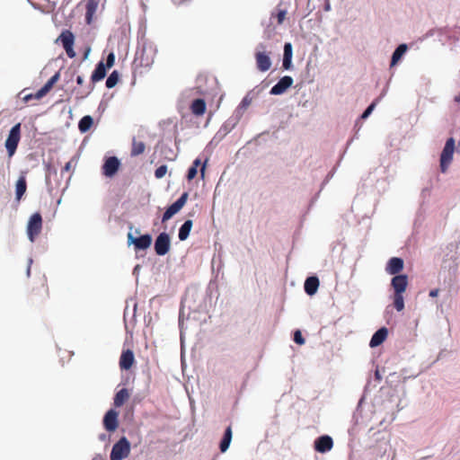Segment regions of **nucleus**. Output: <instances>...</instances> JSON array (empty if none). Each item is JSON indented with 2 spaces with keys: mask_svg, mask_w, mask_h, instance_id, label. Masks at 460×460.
<instances>
[{
  "mask_svg": "<svg viewBox=\"0 0 460 460\" xmlns=\"http://www.w3.org/2000/svg\"><path fill=\"white\" fill-rule=\"evenodd\" d=\"M156 52L157 49L155 43L142 37L138 41V48L136 52L134 66L136 67H150L155 61Z\"/></svg>",
  "mask_w": 460,
  "mask_h": 460,
  "instance_id": "obj_1",
  "label": "nucleus"
},
{
  "mask_svg": "<svg viewBox=\"0 0 460 460\" xmlns=\"http://www.w3.org/2000/svg\"><path fill=\"white\" fill-rule=\"evenodd\" d=\"M391 287L394 290L392 296L394 307L397 312H402L404 309L403 293L408 287L407 275L394 276L391 280Z\"/></svg>",
  "mask_w": 460,
  "mask_h": 460,
  "instance_id": "obj_2",
  "label": "nucleus"
},
{
  "mask_svg": "<svg viewBox=\"0 0 460 460\" xmlns=\"http://www.w3.org/2000/svg\"><path fill=\"white\" fill-rule=\"evenodd\" d=\"M254 56L258 70L266 72L271 67L270 52L267 50L266 44L259 43L256 46Z\"/></svg>",
  "mask_w": 460,
  "mask_h": 460,
  "instance_id": "obj_3",
  "label": "nucleus"
},
{
  "mask_svg": "<svg viewBox=\"0 0 460 460\" xmlns=\"http://www.w3.org/2000/svg\"><path fill=\"white\" fill-rule=\"evenodd\" d=\"M20 139L21 123H17L11 128L4 143L9 157H12L15 154Z\"/></svg>",
  "mask_w": 460,
  "mask_h": 460,
  "instance_id": "obj_4",
  "label": "nucleus"
},
{
  "mask_svg": "<svg viewBox=\"0 0 460 460\" xmlns=\"http://www.w3.org/2000/svg\"><path fill=\"white\" fill-rule=\"evenodd\" d=\"M455 153V139L450 137L447 140L445 146L440 155V170L446 172L453 161Z\"/></svg>",
  "mask_w": 460,
  "mask_h": 460,
  "instance_id": "obj_5",
  "label": "nucleus"
},
{
  "mask_svg": "<svg viewBox=\"0 0 460 460\" xmlns=\"http://www.w3.org/2000/svg\"><path fill=\"white\" fill-rule=\"evenodd\" d=\"M42 229V217L40 213H34L29 219L27 234L31 242H34Z\"/></svg>",
  "mask_w": 460,
  "mask_h": 460,
  "instance_id": "obj_6",
  "label": "nucleus"
},
{
  "mask_svg": "<svg viewBox=\"0 0 460 460\" xmlns=\"http://www.w3.org/2000/svg\"><path fill=\"white\" fill-rule=\"evenodd\" d=\"M114 58H115L114 54L112 52H111L107 57L106 64H104L103 61H100L97 64V66L91 76V80L93 83L99 82L105 77L107 67H111L113 66Z\"/></svg>",
  "mask_w": 460,
  "mask_h": 460,
  "instance_id": "obj_7",
  "label": "nucleus"
},
{
  "mask_svg": "<svg viewBox=\"0 0 460 460\" xmlns=\"http://www.w3.org/2000/svg\"><path fill=\"white\" fill-rule=\"evenodd\" d=\"M57 41H59L62 44L66 55L70 58L75 57V52L73 48L75 43V36L71 31L64 30L58 36Z\"/></svg>",
  "mask_w": 460,
  "mask_h": 460,
  "instance_id": "obj_8",
  "label": "nucleus"
},
{
  "mask_svg": "<svg viewBox=\"0 0 460 460\" xmlns=\"http://www.w3.org/2000/svg\"><path fill=\"white\" fill-rule=\"evenodd\" d=\"M152 236L149 234H143L141 236H134L132 232L128 234V244H133L136 251L146 250L152 244Z\"/></svg>",
  "mask_w": 460,
  "mask_h": 460,
  "instance_id": "obj_9",
  "label": "nucleus"
},
{
  "mask_svg": "<svg viewBox=\"0 0 460 460\" xmlns=\"http://www.w3.org/2000/svg\"><path fill=\"white\" fill-rule=\"evenodd\" d=\"M59 78V74L56 73L53 76H51L48 82L39 90L36 93H29L23 96V101L28 102L32 99L40 100L44 97L53 87V85L58 82Z\"/></svg>",
  "mask_w": 460,
  "mask_h": 460,
  "instance_id": "obj_10",
  "label": "nucleus"
},
{
  "mask_svg": "<svg viewBox=\"0 0 460 460\" xmlns=\"http://www.w3.org/2000/svg\"><path fill=\"white\" fill-rule=\"evenodd\" d=\"M188 199V193L184 192L181 194V196L173 202L171 206L167 208L165 212L163 215L162 222H166L170 218H172L175 214H177L186 204Z\"/></svg>",
  "mask_w": 460,
  "mask_h": 460,
  "instance_id": "obj_11",
  "label": "nucleus"
},
{
  "mask_svg": "<svg viewBox=\"0 0 460 460\" xmlns=\"http://www.w3.org/2000/svg\"><path fill=\"white\" fill-rule=\"evenodd\" d=\"M170 235L165 232L159 234L155 241V251L156 254L159 256H164L170 251Z\"/></svg>",
  "mask_w": 460,
  "mask_h": 460,
  "instance_id": "obj_12",
  "label": "nucleus"
},
{
  "mask_svg": "<svg viewBox=\"0 0 460 460\" xmlns=\"http://www.w3.org/2000/svg\"><path fill=\"white\" fill-rule=\"evenodd\" d=\"M294 80L289 75H285L270 89L271 95H281L293 84Z\"/></svg>",
  "mask_w": 460,
  "mask_h": 460,
  "instance_id": "obj_13",
  "label": "nucleus"
},
{
  "mask_svg": "<svg viewBox=\"0 0 460 460\" xmlns=\"http://www.w3.org/2000/svg\"><path fill=\"white\" fill-rule=\"evenodd\" d=\"M333 447V440L328 435H323L314 440V449L318 453L325 454Z\"/></svg>",
  "mask_w": 460,
  "mask_h": 460,
  "instance_id": "obj_14",
  "label": "nucleus"
},
{
  "mask_svg": "<svg viewBox=\"0 0 460 460\" xmlns=\"http://www.w3.org/2000/svg\"><path fill=\"white\" fill-rule=\"evenodd\" d=\"M136 363L134 352L129 349H123L119 358V367L121 370H129Z\"/></svg>",
  "mask_w": 460,
  "mask_h": 460,
  "instance_id": "obj_15",
  "label": "nucleus"
},
{
  "mask_svg": "<svg viewBox=\"0 0 460 460\" xmlns=\"http://www.w3.org/2000/svg\"><path fill=\"white\" fill-rule=\"evenodd\" d=\"M293 0H281L278 5L277 13L272 12L270 18H276L279 25L282 24L286 19L288 6L291 4Z\"/></svg>",
  "mask_w": 460,
  "mask_h": 460,
  "instance_id": "obj_16",
  "label": "nucleus"
},
{
  "mask_svg": "<svg viewBox=\"0 0 460 460\" xmlns=\"http://www.w3.org/2000/svg\"><path fill=\"white\" fill-rule=\"evenodd\" d=\"M84 4L85 9V22L87 24H91L98 10L100 0H84Z\"/></svg>",
  "mask_w": 460,
  "mask_h": 460,
  "instance_id": "obj_17",
  "label": "nucleus"
},
{
  "mask_svg": "<svg viewBox=\"0 0 460 460\" xmlns=\"http://www.w3.org/2000/svg\"><path fill=\"white\" fill-rule=\"evenodd\" d=\"M403 269V261L398 257L391 258L386 266L385 271L390 275L397 276L398 273Z\"/></svg>",
  "mask_w": 460,
  "mask_h": 460,
  "instance_id": "obj_18",
  "label": "nucleus"
},
{
  "mask_svg": "<svg viewBox=\"0 0 460 460\" xmlns=\"http://www.w3.org/2000/svg\"><path fill=\"white\" fill-rule=\"evenodd\" d=\"M129 453L130 443L125 437H122L119 441H117V460L126 458Z\"/></svg>",
  "mask_w": 460,
  "mask_h": 460,
  "instance_id": "obj_19",
  "label": "nucleus"
},
{
  "mask_svg": "<svg viewBox=\"0 0 460 460\" xmlns=\"http://www.w3.org/2000/svg\"><path fill=\"white\" fill-rule=\"evenodd\" d=\"M254 95L252 92H249L242 100L236 110L234 111V116L239 120L243 115L244 111L251 105Z\"/></svg>",
  "mask_w": 460,
  "mask_h": 460,
  "instance_id": "obj_20",
  "label": "nucleus"
},
{
  "mask_svg": "<svg viewBox=\"0 0 460 460\" xmlns=\"http://www.w3.org/2000/svg\"><path fill=\"white\" fill-rule=\"evenodd\" d=\"M388 335V330L385 327L378 329L372 336L369 341L370 348H376L382 344Z\"/></svg>",
  "mask_w": 460,
  "mask_h": 460,
  "instance_id": "obj_21",
  "label": "nucleus"
},
{
  "mask_svg": "<svg viewBox=\"0 0 460 460\" xmlns=\"http://www.w3.org/2000/svg\"><path fill=\"white\" fill-rule=\"evenodd\" d=\"M292 58H293V48L290 42H287L284 45V54L282 66L285 70H290L292 68Z\"/></svg>",
  "mask_w": 460,
  "mask_h": 460,
  "instance_id": "obj_22",
  "label": "nucleus"
},
{
  "mask_svg": "<svg viewBox=\"0 0 460 460\" xmlns=\"http://www.w3.org/2000/svg\"><path fill=\"white\" fill-rule=\"evenodd\" d=\"M102 172L105 177L115 175V156H110L105 160L102 167Z\"/></svg>",
  "mask_w": 460,
  "mask_h": 460,
  "instance_id": "obj_23",
  "label": "nucleus"
},
{
  "mask_svg": "<svg viewBox=\"0 0 460 460\" xmlns=\"http://www.w3.org/2000/svg\"><path fill=\"white\" fill-rule=\"evenodd\" d=\"M305 291L307 295L313 296L316 293L319 287V279L317 277H309L305 281Z\"/></svg>",
  "mask_w": 460,
  "mask_h": 460,
  "instance_id": "obj_24",
  "label": "nucleus"
},
{
  "mask_svg": "<svg viewBox=\"0 0 460 460\" xmlns=\"http://www.w3.org/2000/svg\"><path fill=\"white\" fill-rule=\"evenodd\" d=\"M407 50H408L407 44H405V43L400 44L395 49V50L394 51V53L392 55V59H391L390 66H395L401 60V58L405 55Z\"/></svg>",
  "mask_w": 460,
  "mask_h": 460,
  "instance_id": "obj_25",
  "label": "nucleus"
},
{
  "mask_svg": "<svg viewBox=\"0 0 460 460\" xmlns=\"http://www.w3.org/2000/svg\"><path fill=\"white\" fill-rule=\"evenodd\" d=\"M104 427L109 431L115 430V410L111 409L106 413L103 420Z\"/></svg>",
  "mask_w": 460,
  "mask_h": 460,
  "instance_id": "obj_26",
  "label": "nucleus"
},
{
  "mask_svg": "<svg viewBox=\"0 0 460 460\" xmlns=\"http://www.w3.org/2000/svg\"><path fill=\"white\" fill-rule=\"evenodd\" d=\"M192 227V220H186L179 229L178 237L181 241H185L190 233Z\"/></svg>",
  "mask_w": 460,
  "mask_h": 460,
  "instance_id": "obj_27",
  "label": "nucleus"
},
{
  "mask_svg": "<svg viewBox=\"0 0 460 460\" xmlns=\"http://www.w3.org/2000/svg\"><path fill=\"white\" fill-rule=\"evenodd\" d=\"M27 189V183L25 177L22 176L16 181L15 194L16 199L19 201L23 194L25 193Z\"/></svg>",
  "mask_w": 460,
  "mask_h": 460,
  "instance_id": "obj_28",
  "label": "nucleus"
},
{
  "mask_svg": "<svg viewBox=\"0 0 460 460\" xmlns=\"http://www.w3.org/2000/svg\"><path fill=\"white\" fill-rule=\"evenodd\" d=\"M93 124V118L90 115H86L80 119L78 128L82 133H85L92 128Z\"/></svg>",
  "mask_w": 460,
  "mask_h": 460,
  "instance_id": "obj_29",
  "label": "nucleus"
},
{
  "mask_svg": "<svg viewBox=\"0 0 460 460\" xmlns=\"http://www.w3.org/2000/svg\"><path fill=\"white\" fill-rule=\"evenodd\" d=\"M231 440H232V429L230 427H228V428H226L225 434H224V438L220 442L221 452L224 453L228 449Z\"/></svg>",
  "mask_w": 460,
  "mask_h": 460,
  "instance_id": "obj_30",
  "label": "nucleus"
},
{
  "mask_svg": "<svg viewBox=\"0 0 460 460\" xmlns=\"http://www.w3.org/2000/svg\"><path fill=\"white\" fill-rule=\"evenodd\" d=\"M191 111L195 115H202L206 111V103L201 99H197L192 102Z\"/></svg>",
  "mask_w": 460,
  "mask_h": 460,
  "instance_id": "obj_31",
  "label": "nucleus"
},
{
  "mask_svg": "<svg viewBox=\"0 0 460 460\" xmlns=\"http://www.w3.org/2000/svg\"><path fill=\"white\" fill-rule=\"evenodd\" d=\"M102 201L103 208L106 209L110 213V216H111L112 205H113V197H112L111 192L105 193L102 197ZM109 219H111V217H109Z\"/></svg>",
  "mask_w": 460,
  "mask_h": 460,
  "instance_id": "obj_32",
  "label": "nucleus"
},
{
  "mask_svg": "<svg viewBox=\"0 0 460 460\" xmlns=\"http://www.w3.org/2000/svg\"><path fill=\"white\" fill-rule=\"evenodd\" d=\"M130 33V26L128 22V19H125V22L121 25V34H122V42L125 45V47L128 44V36Z\"/></svg>",
  "mask_w": 460,
  "mask_h": 460,
  "instance_id": "obj_33",
  "label": "nucleus"
},
{
  "mask_svg": "<svg viewBox=\"0 0 460 460\" xmlns=\"http://www.w3.org/2000/svg\"><path fill=\"white\" fill-rule=\"evenodd\" d=\"M130 395V392L127 388H122L119 392H117V407L123 404Z\"/></svg>",
  "mask_w": 460,
  "mask_h": 460,
  "instance_id": "obj_34",
  "label": "nucleus"
},
{
  "mask_svg": "<svg viewBox=\"0 0 460 460\" xmlns=\"http://www.w3.org/2000/svg\"><path fill=\"white\" fill-rule=\"evenodd\" d=\"M41 296L39 302H44L47 299V297L49 296V290L46 285L41 284L40 288L33 291V296Z\"/></svg>",
  "mask_w": 460,
  "mask_h": 460,
  "instance_id": "obj_35",
  "label": "nucleus"
},
{
  "mask_svg": "<svg viewBox=\"0 0 460 460\" xmlns=\"http://www.w3.org/2000/svg\"><path fill=\"white\" fill-rule=\"evenodd\" d=\"M146 146L143 142L133 141L131 155L136 156L141 155L145 151Z\"/></svg>",
  "mask_w": 460,
  "mask_h": 460,
  "instance_id": "obj_36",
  "label": "nucleus"
},
{
  "mask_svg": "<svg viewBox=\"0 0 460 460\" xmlns=\"http://www.w3.org/2000/svg\"><path fill=\"white\" fill-rule=\"evenodd\" d=\"M167 172V166L166 165H161L159 166L155 172V176L157 178V179H161L163 178Z\"/></svg>",
  "mask_w": 460,
  "mask_h": 460,
  "instance_id": "obj_37",
  "label": "nucleus"
},
{
  "mask_svg": "<svg viewBox=\"0 0 460 460\" xmlns=\"http://www.w3.org/2000/svg\"><path fill=\"white\" fill-rule=\"evenodd\" d=\"M375 107H376V102H372L367 109L366 111L362 113L361 115V119H366L367 118H368L370 116V114L373 112V111L375 110Z\"/></svg>",
  "mask_w": 460,
  "mask_h": 460,
  "instance_id": "obj_38",
  "label": "nucleus"
},
{
  "mask_svg": "<svg viewBox=\"0 0 460 460\" xmlns=\"http://www.w3.org/2000/svg\"><path fill=\"white\" fill-rule=\"evenodd\" d=\"M294 341L299 345H303L305 343V339L303 338L301 332L298 330L294 333Z\"/></svg>",
  "mask_w": 460,
  "mask_h": 460,
  "instance_id": "obj_39",
  "label": "nucleus"
},
{
  "mask_svg": "<svg viewBox=\"0 0 460 460\" xmlns=\"http://www.w3.org/2000/svg\"><path fill=\"white\" fill-rule=\"evenodd\" d=\"M106 86L108 88L115 87V71L111 73V75L107 78V80H106Z\"/></svg>",
  "mask_w": 460,
  "mask_h": 460,
  "instance_id": "obj_40",
  "label": "nucleus"
},
{
  "mask_svg": "<svg viewBox=\"0 0 460 460\" xmlns=\"http://www.w3.org/2000/svg\"><path fill=\"white\" fill-rule=\"evenodd\" d=\"M182 315H183V312L181 311L180 317H179V325H180V328H181V344L183 343V329H184Z\"/></svg>",
  "mask_w": 460,
  "mask_h": 460,
  "instance_id": "obj_41",
  "label": "nucleus"
},
{
  "mask_svg": "<svg viewBox=\"0 0 460 460\" xmlns=\"http://www.w3.org/2000/svg\"><path fill=\"white\" fill-rule=\"evenodd\" d=\"M197 172H198V170L195 167H190L188 171L187 179L189 181L194 179L195 176L197 175Z\"/></svg>",
  "mask_w": 460,
  "mask_h": 460,
  "instance_id": "obj_42",
  "label": "nucleus"
},
{
  "mask_svg": "<svg viewBox=\"0 0 460 460\" xmlns=\"http://www.w3.org/2000/svg\"><path fill=\"white\" fill-rule=\"evenodd\" d=\"M73 167L72 161L67 162L62 169V173L69 172Z\"/></svg>",
  "mask_w": 460,
  "mask_h": 460,
  "instance_id": "obj_43",
  "label": "nucleus"
},
{
  "mask_svg": "<svg viewBox=\"0 0 460 460\" xmlns=\"http://www.w3.org/2000/svg\"><path fill=\"white\" fill-rule=\"evenodd\" d=\"M439 294V289L438 288H434V289H431L429 293V296L430 297H437Z\"/></svg>",
  "mask_w": 460,
  "mask_h": 460,
  "instance_id": "obj_44",
  "label": "nucleus"
},
{
  "mask_svg": "<svg viewBox=\"0 0 460 460\" xmlns=\"http://www.w3.org/2000/svg\"><path fill=\"white\" fill-rule=\"evenodd\" d=\"M208 161V158H206L205 161H204V164L200 169V174H201V177L203 178L204 177V174H205V169H206V165H207V163Z\"/></svg>",
  "mask_w": 460,
  "mask_h": 460,
  "instance_id": "obj_45",
  "label": "nucleus"
},
{
  "mask_svg": "<svg viewBox=\"0 0 460 460\" xmlns=\"http://www.w3.org/2000/svg\"><path fill=\"white\" fill-rule=\"evenodd\" d=\"M115 457H116V455H115V445H113L111 449L110 459L111 460H115Z\"/></svg>",
  "mask_w": 460,
  "mask_h": 460,
  "instance_id": "obj_46",
  "label": "nucleus"
},
{
  "mask_svg": "<svg viewBox=\"0 0 460 460\" xmlns=\"http://www.w3.org/2000/svg\"><path fill=\"white\" fill-rule=\"evenodd\" d=\"M200 164H201V160L199 158H197L194 160L191 167H195L198 170V167L200 165Z\"/></svg>",
  "mask_w": 460,
  "mask_h": 460,
  "instance_id": "obj_47",
  "label": "nucleus"
},
{
  "mask_svg": "<svg viewBox=\"0 0 460 460\" xmlns=\"http://www.w3.org/2000/svg\"><path fill=\"white\" fill-rule=\"evenodd\" d=\"M76 83H77V84L82 85L84 84V77L81 75H78L76 77Z\"/></svg>",
  "mask_w": 460,
  "mask_h": 460,
  "instance_id": "obj_48",
  "label": "nucleus"
},
{
  "mask_svg": "<svg viewBox=\"0 0 460 460\" xmlns=\"http://www.w3.org/2000/svg\"><path fill=\"white\" fill-rule=\"evenodd\" d=\"M324 10H325L326 12H329V11L331 10V4H330V3H329V2H327V3L325 4Z\"/></svg>",
  "mask_w": 460,
  "mask_h": 460,
  "instance_id": "obj_49",
  "label": "nucleus"
},
{
  "mask_svg": "<svg viewBox=\"0 0 460 460\" xmlns=\"http://www.w3.org/2000/svg\"><path fill=\"white\" fill-rule=\"evenodd\" d=\"M375 375H376V377L377 379H381V376H380V374H379V371H378V370H376V371Z\"/></svg>",
  "mask_w": 460,
  "mask_h": 460,
  "instance_id": "obj_50",
  "label": "nucleus"
},
{
  "mask_svg": "<svg viewBox=\"0 0 460 460\" xmlns=\"http://www.w3.org/2000/svg\"><path fill=\"white\" fill-rule=\"evenodd\" d=\"M455 102H460V94H458V95H456V96L455 97Z\"/></svg>",
  "mask_w": 460,
  "mask_h": 460,
  "instance_id": "obj_51",
  "label": "nucleus"
},
{
  "mask_svg": "<svg viewBox=\"0 0 460 460\" xmlns=\"http://www.w3.org/2000/svg\"><path fill=\"white\" fill-rule=\"evenodd\" d=\"M116 164H117V171H118L119 167V164H120V163H119V161L118 159H117Z\"/></svg>",
  "mask_w": 460,
  "mask_h": 460,
  "instance_id": "obj_52",
  "label": "nucleus"
},
{
  "mask_svg": "<svg viewBox=\"0 0 460 460\" xmlns=\"http://www.w3.org/2000/svg\"><path fill=\"white\" fill-rule=\"evenodd\" d=\"M135 234H140L139 229H136V230H135Z\"/></svg>",
  "mask_w": 460,
  "mask_h": 460,
  "instance_id": "obj_53",
  "label": "nucleus"
},
{
  "mask_svg": "<svg viewBox=\"0 0 460 460\" xmlns=\"http://www.w3.org/2000/svg\"><path fill=\"white\" fill-rule=\"evenodd\" d=\"M101 439L104 440L105 439V436H101Z\"/></svg>",
  "mask_w": 460,
  "mask_h": 460,
  "instance_id": "obj_54",
  "label": "nucleus"
},
{
  "mask_svg": "<svg viewBox=\"0 0 460 460\" xmlns=\"http://www.w3.org/2000/svg\"><path fill=\"white\" fill-rule=\"evenodd\" d=\"M136 306H137V305H136V304H133V309H134V311L136 310Z\"/></svg>",
  "mask_w": 460,
  "mask_h": 460,
  "instance_id": "obj_55",
  "label": "nucleus"
},
{
  "mask_svg": "<svg viewBox=\"0 0 460 460\" xmlns=\"http://www.w3.org/2000/svg\"><path fill=\"white\" fill-rule=\"evenodd\" d=\"M116 81H117V83L119 82V75H117Z\"/></svg>",
  "mask_w": 460,
  "mask_h": 460,
  "instance_id": "obj_56",
  "label": "nucleus"
}]
</instances>
